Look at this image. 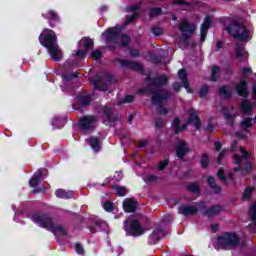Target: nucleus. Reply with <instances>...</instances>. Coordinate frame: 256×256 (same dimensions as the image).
<instances>
[{
	"mask_svg": "<svg viewBox=\"0 0 256 256\" xmlns=\"http://www.w3.org/2000/svg\"><path fill=\"white\" fill-rule=\"evenodd\" d=\"M80 45H83L85 51H91L93 49V40L90 38H84L80 41Z\"/></svg>",
	"mask_w": 256,
	"mask_h": 256,
	"instance_id": "29",
	"label": "nucleus"
},
{
	"mask_svg": "<svg viewBox=\"0 0 256 256\" xmlns=\"http://www.w3.org/2000/svg\"><path fill=\"white\" fill-rule=\"evenodd\" d=\"M219 73H221V69L218 66H214L212 68L211 81H217L219 79Z\"/></svg>",
	"mask_w": 256,
	"mask_h": 256,
	"instance_id": "36",
	"label": "nucleus"
},
{
	"mask_svg": "<svg viewBox=\"0 0 256 256\" xmlns=\"http://www.w3.org/2000/svg\"><path fill=\"white\" fill-rule=\"evenodd\" d=\"M235 57L240 61V63H245L249 59V54L245 50V47L240 44H236Z\"/></svg>",
	"mask_w": 256,
	"mask_h": 256,
	"instance_id": "13",
	"label": "nucleus"
},
{
	"mask_svg": "<svg viewBox=\"0 0 256 256\" xmlns=\"http://www.w3.org/2000/svg\"><path fill=\"white\" fill-rule=\"evenodd\" d=\"M240 108L243 111V113H249L251 109H253V104L247 100H243L240 104Z\"/></svg>",
	"mask_w": 256,
	"mask_h": 256,
	"instance_id": "33",
	"label": "nucleus"
},
{
	"mask_svg": "<svg viewBox=\"0 0 256 256\" xmlns=\"http://www.w3.org/2000/svg\"><path fill=\"white\" fill-rule=\"evenodd\" d=\"M219 96L223 99H229V97H231V88L229 86L220 87Z\"/></svg>",
	"mask_w": 256,
	"mask_h": 256,
	"instance_id": "28",
	"label": "nucleus"
},
{
	"mask_svg": "<svg viewBox=\"0 0 256 256\" xmlns=\"http://www.w3.org/2000/svg\"><path fill=\"white\" fill-rule=\"evenodd\" d=\"M43 176V172L41 170H38L33 177L29 181L30 187H37L39 183H41V178Z\"/></svg>",
	"mask_w": 256,
	"mask_h": 256,
	"instance_id": "23",
	"label": "nucleus"
},
{
	"mask_svg": "<svg viewBox=\"0 0 256 256\" xmlns=\"http://www.w3.org/2000/svg\"><path fill=\"white\" fill-rule=\"evenodd\" d=\"M163 13V10L161 8H153L150 11V17H157Z\"/></svg>",
	"mask_w": 256,
	"mask_h": 256,
	"instance_id": "41",
	"label": "nucleus"
},
{
	"mask_svg": "<svg viewBox=\"0 0 256 256\" xmlns=\"http://www.w3.org/2000/svg\"><path fill=\"white\" fill-rule=\"evenodd\" d=\"M62 77H63V79H66V81H69V79H73V78L77 77V73H72L70 76L67 74H63Z\"/></svg>",
	"mask_w": 256,
	"mask_h": 256,
	"instance_id": "57",
	"label": "nucleus"
},
{
	"mask_svg": "<svg viewBox=\"0 0 256 256\" xmlns=\"http://www.w3.org/2000/svg\"><path fill=\"white\" fill-rule=\"evenodd\" d=\"M75 249H76V253H78V255H83L85 253V249L83 248V245L77 243L75 244Z\"/></svg>",
	"mask_w": 256,
	"mask_h": 256,
	"instance_id": "44",
	"label": "nucleus"
},
{
	"mask_svg": "<svg viewBox=\"0 0 256 256\" xmlns=\"http://www.w3.org/2000/svg\"><path fill=\"white\" fill-rule=\"evenodd\" d=\"M251 171V163H246L245 169H242V174L245 175Z\"/></svg>",
	"mask_w": 256,
	"mask_h": 256,
	"instance_id": "56",
	"label": "nucleus"
},
{
	"mask_svg": "<svg viewBox=\"0 0 256 256\" xmlns=\"http://www.w3.org/2000/svg\"><path fill=\"white\" fill-rule=\"evenodd\" d=\"M102 37H105L107 43H116L122 47H127L129 45L131 38L125 34H121V28L113 27L106 30Z\"/></svg>",
	"mask_w": 256,
	"mask_h": 256,
	"instance_id": "5",
	"label": "nucleus"
},
{
	"mask_svg": "<svg viewBox=\"0 0 256 256\" xmlns=\"http://www.w3.org/2000/svg\"><path fill=\"white\" fill-rule=\"evenodd\" d=\"M188 123H193L196 129H199V127H201V121L199 120V115H197V112L195 110L190 111V117L188 119Z\"/></svg>",
	"mask_w": 256,
	"mask_h": 256,
	"instance_id": "24",
	"label": "nucleus"
},
{
	"mask_svg": "<svg viewBox=\"0 0 256 256\" xmlns=\"http://www.w3.org/2000/svg\"><path fill=\"white\" fill-rule=\"evenodd\" d=\"M243 75L247 76V75H251L253 73V70L251 69V67H244L242 69Z\"/></svg>",
	"mask_w": 256,
	"mask_h": 256,
	"instance_id": "53",
	"label": "nucleus"
},
{
	"mask_svg": "<svg viewBox=\"0 0 256 256\" xmlns=\"http://www.w3.org/2000/svg\"><path fill=\"white\" fill-rule=\"evenodd\" d=\"M230 151L232 153H235L233 155V159L236 165H241V163H243V159H247L248 157L247 150L241 146H237V142H233L231 144ZM237 153H240V154H237Z\"/></svg>",
	"mask_w": 256,
	"mask_h": 256,
	"instance_id": "8",
	"label": "nucleus"
},
{
	"mask_svg": "<svg viewBox=\"0 0 256 256\" xmlns=\"http://www.w3.org/2000/svg\"><path fill=\"white\" fill-rule=\"evenodd\" d=\"M239 245V238L235 234L226 233L216 240L214 247L217 251L221 249H233Z\"/></svg>",
	"mask_w": 256,
	"mask_h": 256,
	"instance_id": "6",
	"label": "nucleus"
},
{
	"mask_svg": "<svg viewBox=\"0 0 256 256\" xmlns=\"http://www.w3.org/2000/svg\"><path fill=\"white\" fill-rule=\"evenodd\" d=\"M209 27H211V17L207 16L201 25V36L200 41L203 43L207 38V31H209Z\"/></svg>",
	"mask_w": 256,
	"mask_h": 256,
	"instance_id": "17",
	"label": "nucleus"
},
{
	"mask_svg": "<svg viewBox=\"0 0 256 256\" xmlns=\"http://www.w3.org/2000/svg\"><path fill=\"white\" fill-rule=\"evenodd\" d=\"M152 33L156 35V37H159V35H163V29L159 27L152 28Z\"/></svg>",
	"mask_w": 256,
	"mask_h": 256,
	"instance_id": "48",
	"label": "nucleus"
},
{
	"mask_svg": "<svg viewBox=\"0 0 256 256\" xmlns=\"http://www.w3.org/2000/svg\"><path fill=\"white\" fill-rule=\"evenodd\" d=\"M109 83H111V76L109 74L96 76L93 80V85L98 91H107V85H109Z\"/></svg>",
	"mask_w": 256,
	"mask_h": 256,
	"instance_id": "9",
	"label": "nucleus"
},
{
	"mask_svg": "<svg viewBox=\"0 0 256 256\" xmlns=\"http://www.w3.org/2000/svg\"><path fill=\"white\" fill-rule=\"evenodd\" d=\"M48 15L47 19H51L52 21H57L59 19V16H57V13L53 10H50Z\"/></svg>",
	"mask_w": 256,
	"mask_h": 256,
	"instance_id": "43",
	"label": "nucleus"
},
{
	"mask_svg": "<svg viewBox=\"0 0 256 256\" xmlns=\"http://www.w3.org/2000/svg\"><path fill=\"white\" fill-rule=\"evenodd\" d=\"M112 189L118 197H125L127 195V188L121 186H113Z\"/></svg>",
	"mask_w": 256,
	"mask_h": 256,
	"instance_id": "34",
	"label": "nucleus"
},
{
	"mask_svg": "<svg viewBox=\"0 0 256 256\" xmlns=\"http://www.w3.org/2000/svg\"><path fill=\"white\" fill-rule=\"evenodd\" d=\"M39 41L43 47L48 49L54 61H61V59H63V53L61 52L59 45H57V35H55L53 30L44 29L40 34Z\"/></svg>",
	"mask_w": 256,
	"mask_h": 256,
	"instance_id": "2",
	"label": "nucleus"
},
{
	"mask_svg": "<svg viewBox=\"0 0 256 256\" xmlns=\"http://www.w3.org/2000/svg\"><path fill=\"white\" fill-rule=\"evenodd\" d=\"M124 229L127 235H131L132 237H139L145 233V228L141 226V223L137 219L125 220Z\"/></svg>",
	"mask_w": 256,
	"mask_h": 256,
	"instance_id": "7",
	"label": "nucleus"
},
{
	"mask_svg": "<svg viewBox=\"0 0 256 256\" xmlns=\"http://www.w3.org/2000/svg\"><path fill=\"white\" fill-rule=\"evenodd\" d=\"M224 156H225V150H222V152H220L217 158V163H221V160L223 159Z\"/></svg>",
	"mask_w": 256,
	"mask_h": 256,
	"instance_id": "59",
	"label": "nucleus"
},
{
	"mask_svg": "<svg viewBox=\"0 0 256 256\" xmlns=\"http://www.w3.org/2000/svg\"><path fill=\"white\" fill-rule=\"evenodd\" d=\"M179 29L183 37L189 39V37H192V35L195 34L196 27L194 26V24L188 23L187 20H183L179 25Z\"/></svg>",
	"mask_w": 256,
	"mask_h": 256,
	"instance_id": "12",
	"label": "nucleus"
},
{
	"mask_svg": "<svg viewBox=\"0 0 256 256\" xmlns=\"http://www.w3.org/2000/svg\"><path fill=\"white\" fill-rule=\"evenodd\" d=\"M86 143L90 145L91 149H93L95 153H99V151H101V141H99L98 138L91 137L86 139Z\"/></svg>",
	"mask_w": 256,
	"mask_h": 256,
	"instance_id": "21",
	"label": "nucleus"
},
{
	"mask_svg": "<svg viewBox=\"0 0 256 256\" xmlns=\"http://www.w3.org/2000/svg\"><path fill=\"white\" fill-rule=\"evenodd\" d=\"M145 183H154V181H157V176L150 175L144 178Z\"/></svg>",
	"mask_w": 256,
	"mask_h": 256,
	"instance_id": "49",
	"label": "nucleus"
},
{
	"mask_svg": "<svg viewBox=\"0 0 256 256\" xmlns=\"http://www.w3.org/2000/svg\"><path fill=\"white\" fill-rule=\"evenodd\" d=\"M212 233H216V231H219V224H215L211 227Z\"/></svg>",
	"mask_w": 256,
	"mask_h": 256,
	"instance_id": "62",
	"label": "nucleus"
},
{
	"mask_svg": "<svg viewBox=\"0 0 256 256\" xmlns=\"http://www.w3.org/2000/svg\"><path fill=\"white\" fill-rule=\"evenodd\" d=\"M167 165H169V163L167 162V160H163L160 162L158 169L159 171H163V169H165V167H167Z\"/></svg>",
	"mask_w": 256,
	"mask_h": 256,
	"instance_id": "54",
	"label": "nucleus"
},
{
	"mask_svg": "<svg viewBox=\"0 0 256 256\" xmlns=\"http://www.w3.org/2000/svg\"><path fill=\"white\" fill-rule=\"evenodd\" d=\"M201 166L203 169H207L209 167V156L207 154H204L201 159Z\"/></svg>",
	"mask_w": 256,
	"mask_h": 256,
	"instance_id": "39",
	"label": "nucleus"
},
{
	"mask_svg": "<svg viewBox=\"0 0 256 256\" xmlns=\"http://www.w3.org/2000/svg\"><path fill=\"white\" fill-rule=\"evenodd\" d=\"M231 111H233V110H229L227 108L222 109V113L229 125H233V112H231Z\"/></svg>",
	"mask_w": 256,
	"mask_h": 256,
	"instance_id": "32",
	"label": "nucleus"
},
{
	"mask_svg": "<svg viewBox=\"0 0 256 256\" xmlns=\"http://www.w3.org/2000/svg\"><path fill=\"white\" fill-rule=\"evenodd\" d=\"M87 51H85V50H78L77 52H76V55H77V57H80L81 59H85V57H87Z\"/></svg>",
	"mask_w": 256,
	"mask_h": 256,
	"instance_id": "52",
	"label": "nucleus"
},
{
	"mask_svg": "<svg viewBox=\"0 0 256 256\" xmlns=\"http://www.w3.org/2000/svg\"><path fill=\"white\" fill-rule=\"evenodd\" d=\"M97 121H99L97 116H85L80 119V127L83 131H93L97 126Z\"/></svg>",
	"mask_w": 256,
	"mask_h": 256,
	"instance_id": "10",
	"label": "nucleus"
},
{
	"mask_svg": "<svg viewBox=\"0 0 256 256\" xmlns=\"http://www.w3.org/2000/svg\"><path fill=\"white\" fill-rule=\"evenodd\" d=\"M236 91L241 97H247L248 91H247V82L245 80H242L237 86Z\"/></svg>",
	"mask_w": 256,
	"mask_h": 256,
	"instance_id": "25",
	"label": "nucleus"
},
{
	"mask_svg": "<svg viewBox=\"0 0 256 256\" xmlns=\"http://www.w3.org/2000/svg\"><path fill=\"white\" fill-rule=\"evenodd\" d=\"M123 209L126 213H133L137 209V202L131 198H127L123 202Z\"/></svg>",
	"mask_w": 256,
	"mask_h": 256,
	"instance_id": "19",
	"label": "nucleus"
},
{
	"mask_svg": "<svg viewBox=\"0 0 256 256\" xmlns=\"http://www.w3.org/2000/svg\"><path fill=\"white\" fill-rule=\"evenodd\" d=\"M251 193H253V188H247L244 191L243 199H249L251 197Z\"/></svg>",
	"mask_w": 256,
	"mask_h": 256,
	"instance_id": "47",
	"label": "nucleus"
},
{
	"mask_svg": "<svg viewBox=\"0 0 256 256\" xmlns=\"http://www.w3.org/2000/svg\"><path fill=\"white\" fill-rule=\"evenodd\" d=\"M206 131H209L211 133V131H213V124L208 123L207 126L205 127Z\"/></svg>",
	"mask_w": 256,
	"mask_h": 256,
	"instance_id": "63",
	"label": "nucleus"
},
{
	"mask_svg": "<svg viewBox=\"0 0 256 256\" xmlns=\"http://www.w3.org/2000/svg\"><path fill=\"white\" fill-rule=\"evenodd\" d=\"M165 120L163 119H157L156 120V127H158L159 129H161V127H165Z\"/></svg>",
	"mask_w": 256,
	"mask_h": 256,
	"instance_id": "55",
	"label": "nucleus"
},
{
	"mask_svg": "<svg viewBox=\"0 0 256 256\" xmlns=\"http://www.w3.org/2000/svg\"><path fill=\"white\" fill-rule=\"evenodd\" d=\"M226 31L233 39H238L239 41H245L247 43L251 39V31L241 22L235 20L226 27Z\"/></svg>",
	"mask_w": 256,
	"mask_h": 256,
	"instance_id": "4",
	"label": "nucleus"
},
{
	"mask_svg": "<svg viewBox=\"0 0 256 256\" xmlns=\"http://www.w3.org/2000/svg\"><path fill=\"white\" fill-rule=\"evenodd\" d=\"M221 211H223V208L219 205H216V206H212L210 208H208L204 215H206V217H215V215H219V213H221Z\"/></svg>",
	"mask_w": 256,
	"mask_h": 256,
	"instance_id": "22",
	"label": "nucleus"
},
{
	"mask_svg": "<svg viewBox=\"0 0 256 256\" xmlns=\"http://www.w3.org/2000/svg\"><path fill=\"white\" fill-rule=\"evenodd\" d=\"M103 225H105V222H101V221L96 222L95 227H90L91 233H97V231H101V228L103 227Z\"/></svg>",
	"mask_w": 256,
	"mask_h": 256,
	"instance_id": "38",
	"label": "nucleus"
},
{
	"mask_svg": "<svg viewBox=\"0 0 256 256\" xmlns=\"http://www.w3.org/2000/svg\"><path fill=\"white\" fill-rule=\"evenodd\" d=\"M178 77L181 80L182 85L184 89H186L187 93H193L191 88H189V81H187V72L185 71V69H180L178 71Z\"/></svg>",
	"mask_w": 256,
	"mask_h": 256,
	"instance_id": "20",
	"label": "nucleus"
},
{
	"mask_svg": "<svg viewBox=\"0 0 256 256\" xmlns=\"http://www.w3.org/2000/svg\"><path fill=\"white\" fill-rule=\"evenodd\" d=\"M215 149H216V151H221V143H219V142H215Z\"/></svg>",
	"mask_w": 256,
	"mask_h": 256,
	"instance_id": "64",
	"label": "nucleus"
},
{
	"mask_svg": "<svg viewBox=\"0 0 256 256\" xmlns=\"http://www.w3.org/2000/svg\"><path fill=\"white\" fill-rule=\"evenodd\" d=\"M216 49L219 51V49H223V42L221 40H218L216 42Z\"/></svg>",
	"mask_w": 256,
	"mask_h": 256,
	"instance_id": "61",
	"label": "nucleus"
},
{
	"mask_svg": "<svg viewBox=\"0 0 256 256\" xmlns=\"http://www.w3.org/2000/svg\"><path fill=\"white\" fill-rule=\"evenodd\" d=\"M201 207H204V203L201 202L194 206L184 205L181 206L178 211L180 215H184L185 217H189L190 215H196L197 211L201 209Z\"/></svg>",
	"mask_w": 256,
	"mask_h": 256,
	"instance_id": "11",
	"label": "nucleus"
},
{
	"mask_svg": "<svg viewBox=\"0 0 256 256\" xmlns=\"http://www.w3.org/2000/svg\"><path fill=\"white\" fill-rule=\"evenodd\" d=\"M131 57H139V51L132 49L130 50Z\"/></svg>",
	"mask_w": 256,
	"mask_h": 256,
	"instance_id": "58",
	"label": "nucleus"
},
{
	"mask_svg": "<svg viewBox=\"0 0 256 256\" xmlns=\"http://www.w3.org/2000/svg\"><path fill=\"white\" fill-rule=\"evenodd\" d=\"M165 235L161 228H156L152 234L149 235L148 243L149 245H155L162 237Z\"/></svg>",
	"mask_w": 256,
	"mask_h": 256,
	"instance_id": "16",
	"label": "nucleus"
},
{
	"mask_svg": "<svg viewBox=\"0 0 256 256\" xmlns=\"http://www.w3.org/2000/svg\"><path fill=\"white\" fill-rule=\"evenodd\" d=\"M116 63H119L121 67H128V69H134L135 71H141L143 69L141 64H137L128 60H121L118 58L116 59Z\"/></svg>",
	"mask_w": 256,
	"mask_h": 256,
	"instance_id": "18",
	"label": "nucleus"
},
{
	"mask_svg": "<svg viewBox=\"0 0 256 256\" xmlns=\"http://www.w3.org/2000/svg\"><path fill=\"white\" fill-rule=\"evenodd\" d=\"M209 93V87L207 86H202L200 89V97H205Z\"/></svg>",
	"mask_w": 256,
	"mask_h": 256,
	"instance_id": "50",
	"label": "nucleus"
},
{
	"mask_svg": "<svg viewBox=\"0 0 256 256\" xmlns=\"http://www.w3.org/2000/svg\"><path fill=\"white\" fill-rule=\"evenodd\" d=\"M146 82L148 83V88L146 91L148 93H152V103L153 105L158 106V113L160 115H167L169 113L168 108H163V102L167 101L169 97H171V94L165 90H159L158 92H154L151 87H163V85H167V76L162 75V76H157L156 78H151V76H147Z\"/></svg>",
	"mask_w": 256,
	"mask_h": 256,
	"instance_id": "1",
	"label": "nucleus"
},
{
	"mask_svg": "<svg viewBox=\"0 0 256 256\" xmlns=\"http://www.w3.org/2000/svg\"><path fill=\"white\" fill-rule=\"evenodd\" d=\"M240 127L244 130L249 129V127H253V120L251 118H246L244 119L241 124Z\"/></svg>",
	"mask_w": 256,
	"mask_h": 256,
	"instance_id": "35",
	"label": "nucleus"
},
{
	"mask_svg": "<svg viewBox=\"0 0 256 256\" xmlns=\"http://www.w3.org/2000/svg\"><path fill=\"white\" fill-rule=\"evenodd\" d=\"M103 208L105 209V211L111 212L113 211V203L106 201L103 205Z\"/></svg>",
	"mask_w": 256,
	"mask_h": 256,
	"instance_id": "46",
	"label": "nucleus"
},
{
	"mask_svg": "<svg viewBox=\"0 0 256 256\" xmlns=\"http://www.w3.org/2000/svg\"><path fill=\"white\" fill-rule=\"evenodd\" d=\"M32 221L36 223V225H39V227H43L44 229H47V231H51L54 235H57V233H60V235H67V230H65L63 226H55V224H53V220L45 214L33 215Z\"/></svg>",
	"mask_w": 256,
	"mask_h": 256,
	"instance_id": "3",
	"label": "nucleus"
},
{
	"mask_svg": "<svg viewBox=\"0 0 256 256\" xmlns=\"http://www.w3.org/2000/svg\"><path fill=\"white\" fill-rule=\"evenodd\" d=\"M173 87L174 91H181V84H179V82H175Z\"/></svg>",
	"mask_w": 256,
	"mask_h": 256,
	"instance_id": "60",
	"label": "nucleus"
},
{
	"mask_svg": "<svg viewBox=\"0 0 256 256\" xmlns=\"http://www.w3.org/2000/svg\"><path fill=\"white\" fill-rule=\"evenodd\" d=\"M188 191H190V193H198L199 192V184L193 183V184L188 185Z\"/></svg>",
	"mask_w": 256,
	"mask_h": 256,
	"instance_id": "40",
	"label": "nucleus"
},
{
	"mask_svg": "<svg viewBox=\"0 0 256 256\" xmlns=\"http://www.w3.org/2000/svg\"><path fill=\"white\" fill-rule=\"evenodd\" d=\"M55 195L58 197V199H71V197H73V192L58 189L56 190Z\"/></svg>",
	"mask_w": 256,
	"mask_h": 256,
	"instance_id": "26",
	"label": "nucleus"
},
{
	"mask_svg": "<svg viewBox=\"0 0 256 256\" xmlns=\"http://www.w3.org/2000/svg\"><path fill=\"white\" fill-rule=\"evenodd\" d=\"M179 123H181V121L179 120V118H175L172 122V126L174 127V133L176 135H179V133H181V131H185V129H187V124L182 125L181 127L179 126Z\"/></svg>",
	"mask_w": 256,
	"mask_h": 256,
	"instance_id": "27",
	"label": "nucleus"
},
{
	"mask_svg": "<svg viewBox=\"0 0 256 256\" xmlns=\"http://www.w3.org/2000/svg\"><path fill=\"white\" fill-rule=\"evenodd\" d=\"M80 101H81L82 107H87V105L91 103V98L89 96H82Z\"/></svg>",
	"mask_w": 256,
	"mask_h": 256,
	"instance_id": "42",
	"label": "nucleus"
},
{
	"mask_svg": "<svg viewBox=\"0 0 256 256\" xmlns=\"http://www.w3.org/2000/svg\"><path fill=\"white\" fill-rule=\"evenodd\" d=\"M218 177L221 181H223V183H226L227 178L225 177V172H223V170H219L218 171Z\"/></svg>",
	"mask_w": 256,
	"mask_h": 256,
	"instance_id": "51",
	"label": "nucleus"
},
{
	"mask_svg": "<svg viewBox=\"0 0 256 256\" xmlns=\"http://www.w3.org/2000/svg\"><path fill=\"white\" fill-rule=\"evenodd\" d=\"M208 185L213 189L214 193L218 195L221 193V188L219 185L215 184V178L213 176L208 177Z\"/></svg>",
	"mask_w": 256,
	"mask_h": 256,
	"instance_id": "30",
	"label": "nucleus"
},
{
	"mask_svg": "<svg viewBox=\"0 0 256 256\" xmlns=\"http://www.w3.org/2000/svg\"><path fill=\"white\" fill-rule=\"evenodd\" d=\"M101 57H102V53H101V51L100 50H94L93 52H92V54H91V58L92 59H101Z\"/></svg>",
	"mask_w": 256,
	"mask_h": 256,
	"instance_id": "45",
	"label": "nucleus"
},
{
	"mask_svg": "<svg viewBox=\"0 0 256 256\" xmlns=\"http://www.w3.org/2000/svg\"><path fill=\"white\" fill-rule=\"evenodd\" d=\"M135 101V96L133 95H128L124 97L122 100L118 102V105H124V103H133Z\"/></svg>",
	"mask_w": 256,
	"mask_h": 256,
	"instance_id": "37",
	"label": "nucleus"
},
{
	"mask_svg": "<svg viewBox=\"0 0 256 256\" xmlns=\"http://www.w3.org/2000/svg\"><path fill=\"white\" fill-rule=\"evenodd\" d=\"M103 115L106 121H108L109 123H115V121H121V116L119 115L113 116V109L107 106L103 108Z\"/></svg>",
	"mask_w": 256,
	"mask_h": 256,
	"instance_id": "15",
	"label": "nucleus"
},
{
	"mask_svg": "<svg viewBox=\"0 0 256 256\" xmlns=\"http://www.w3.org/2000/svg\"><path fill=\"white\" fill-rule=\"evenodd\" d=\"M137 9H139V6H131L127 8V11H131L133 14L131 16H127V23H131L134 19H137Z\"/></svg>",
	"mask_w": 256,
	"mask_h": 256,
	"instance_id": "31",
	"label": "nucleus"
},
{
	"mask_svg": "<svg viewBox=\"0 0 256 256\" xmlns=\"http://www.w3.org/2000/svg\"><path fill=\"white\" fill-rule=\"evenodd\" d=\"M176 155L179 159H183L185 157V154L189 152V146H187V143L183 140H178L176 143Z\"/></svg>",
	"mask_w": 256,
	"mask_h": 256,
	"instance_id": "14",
	"label": "nucleus"
}]
</instances>
